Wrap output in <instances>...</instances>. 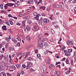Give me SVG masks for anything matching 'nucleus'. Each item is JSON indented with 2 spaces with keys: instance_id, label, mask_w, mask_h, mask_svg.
Listing matches in <instances>:
<instances>
[{
  "instance_id": "f257e3e1",
  "label": "nucleus",
  "mask_w": 76,
  "mask_h": 76,
  "mask_svg": "<svg viewBox=\"0 0 76 76\" xmlns=\"http://www.w3.org/2000/svg\"><path fill=\"white\" fill-rule=\"evenodd\" d=\"M32 66H33V63L32 62H28L26 67V69H29L31 67H32Z\"/></svg>"
},
{
  "instance_id": "f03ea898",
  "label": "nucleus",
  "mask_w": 76,
  "mask_h": 76,
  "mask_svg": "<svg viewBox=\"0 0 76 76\" xmlns=\"http://www.w3.org/2000/svg\"><path fill=\"white\" fill-rule=\"evenodd\" d=\"M33 15L34 16H36V17H34V19L37 20H39V16L38 15V14H37V12H35L33 14Z\"/></svg>"
},
{
  "instance_id": "7ed1b4c3",
  "label": "nucleus",
  "mask_w": 76,
  "mask_h": 76,
  "mask_svg": "<svg viewBox=\"0 0 76 76\" xmlns=\"http://www.w3.org/2000/svg\"><path fill=\"white\" fill-rule=\"evenodd\" d=\"M37 37L39 39H41L43 38L44 37V35L43 34H39L38 35Z\"/></svg>"
},
{
  "instance_id": "20e7f679",
  "label": "nucleus",
  "mask_w": 76,
  "mask_h": 76,
  "mask_svg": "<svg viewBox=\"0 0 76 76\" xmlns=\"http://www.w3.org/2000/svg\"><path fill=\"white\" fill-rule=\"evenodd\" d=\"M25 55V53H21V54H18V57H19V56H21L20 58V59H21V60H22V58H24L23 56Z\"/></svg>"
},
{
  "instance_id": "39448f33",
  "label": "nucleus",
  "mask_w": 76,
  "mask_h": 76,
  "mask_svg": "<svg viewBox=\"0 0 76 76\" xmlns=\"http://www.w3.org/2000/svg\"><path fill=\"white\" fill-rule=\"evenodd\" d=\"M45 61L46 63V65L48 66H49V64H50V59L48 58H46L45 59Z\"/></svg>"
},
{
  "instance_id": "423d86ee",
  "label": "nucleus",
  "mask_w": 76,
  "mask_h": 76,
  "mask_svg": "<svg viewBox=\"0 0 76 76\" xmlns=\"http://www.w3.org/2000/svg\"><path fill=\"white\" fill-rule=\"evenodd\" d=\"M44 45L43 44H42V43H41L39 44L38 45V47H39V48L40 47V48H41L42 49H44Z\"/></svg>"
},
{
  "instance_id": "0eeeda50",
  "label": "nucleus",
  "mask_w": 76,
  "mask_h": 76,
  "mask_svg": "<svg viewBox=\"0 0 76 76\" xmlns=\"http://www.w3.org/2000/svg\"><path fill=\"white\" fill-rule=\"evenodd\" d=\"M28 4H33L34 3V1L33 0H29L27 2Z\"/></svg>"
},
{
  "instance_id": "6e6552de",
  "label": "nucleus",
  "mask_w": 76,
  "mask_h": 76,
  "mask_svg": "<svg viewBox=\"0 0 76 76\" xmlns=\"http://www.w3.org/2000/svg\"><path fill=\"white\" fill-rule=\"evenodd\" d=\"M4 59L5 61H7L9 60V58L7 57L6 56L4 57Z\"/></svg>"
},
{
  "instance_id": "1a4fd4ad",
  "label": "nucleus",
  "mask_w": 76,
  "mask_h": 76,
  "mask_svg": "<svg viewBox=\"0 0 76 76\" xmlns=\"http://www.w3.org/2000/svg\"><path fill=\"white\" fill-rule=\"evenodd\" d=\"M67 44L68 45H69L70 44L71 45H73V42H72V41H68L67 42Z\"/></svg>"
},
{
  "instance_id": "9d476101",
  "label": "nucleus",
  "mask_w": 76,
  "mask_h": 76,
  "mask_svg": "<svg viewBox=\"0 0 76 76\" xmlns=\"http://www.w3.org/2000/svg\"><path fill=\"white\" fill-rule=\"evenodd\" d=\"M5 69V67L4 66H0V70H1V71L4 70Z\"/></svg>"
},
{
  "instance_id": "9b49d317",
  "label": "nucleus",
  "mask_w": 76,
  "mask_h": 76,
  "mask_svg": "<svg viewBox=\"0 0 76 76\" xmlns=\"http://www.w3.org/2000/svg\"><path fill=\"white\" fill-rule=\"evenodd\" d=\"M48 22H49V20L48 19L45 18L43 19V22L44 23H48Z\"/></svg>"
},
{
  "instance_id": "f8f14e48",
  "label": "nucleus",
  "mask_w": 76,
  "mask_h": 76,
  "mask_svg": "<svg viewBox=\"0 0 76 76\" xmlns=\"http://www.w3.org/2000/svg\"><path fill=\"white\" fill-rule=\"evenodd\" d=\"M46 66H45V65H43V71L44 72H45H45H46Z\"/></svg>"
},
{
  "instance_id": "ddd939ff",
  "label": "nucleus",
  "mask_w": 76,
  "mask_h": 76,
  "mask_svg": "<svg viewBox=\"0 0 76 76\" xmlns=\"http://www.w3.org/2000/svg\"><path fill=\"white\" fill-rule=\"evenodd\" d=\"M37 26H34L32 28V29L35 32L37 31Z\"/></svg>"
},
{
  "instance_id": "4468645a",
  "label": "nucleus",
  "mask_w": 76,
  "mask_h": 76,
  "mask_svg": "<svg viewBox=\"0 0 76 76\" xmlns=\"http://www.w3.org/2000/svg\"><path fill=\"white\" fill-rule=\"evenodd\" d=\"M22 24L23 26H25V23H26V21L25 20H23L22 21Z\"/></svg>"
},
{
  "instance_id": "2eb2a0df",
  "label": "nucleus",
  "mask_w": 76,
  "mask_h": 76,
  "mask_svg": "<svg viewBox=\"0 0 76 76\" xmlns=\"http://www.w3.org/2000/svg\"><path fill=\"white\" fill-rule=\"evenodd\" d=\"M44 45L45 47H49V45H48V44L47 43V42H45Z\"/></svg>"
},
{
  "instance_id": "dca6fc26",
  "label": "nucleus",
  "mask_w": 76,
  "mask_h": 76,
  "mask_svg": "<svg viewBox=\"0 0 76 76\" xmlns=\"http://www.w3.org/2000/svg\"><path fill=\"white\" fill-rule=\"evenodd\" d=\"M70 55H71V53H69L68 52H67V53H65V55L67 56H70Z\"/></svg>"
},
{
  "instance_id": "f3484780",
  "label": "nucleus",
  "mask_w": 76,
  "mask_h": 76,
  "mask_svg": "<svg viewBox=\"0 0 76 76\" xmlns=\"http://www.w3.org/2000/svg\"><path fill=\"white\" fill-rule=\"evenodd\" d=\"M59 8H60V9H61V10H63V11L64 10V9H63V7L61 4H59Z\"/></svg>"
},
{
  "instance_id": "a211bd4d",
  "label": "nucleus",
  "mask_w": 76,
  "mask_h": 76,
  "mask_svg": "<svg viewBox=\"0 0 76 76\" xmlns=\"http://www.w3.org/2000/svg\"><path fill=\"white\" fill-rule=\"evenodd\" d=\"M65 62L66 64H69L70 63H69V59H68V58H66Z\"/></svg>"
},
{
  "instance_id": "6ab92c4d",
  "label": "nucleus",
  "mask_w": 76,
  "mask_h": 76,
  "mask_svg": "<svg viewBox=\"0 0 76 76\" xmlns=\"http://www.w3.org/2000/svg\"><path fill=\"white\" fill-rule=\"evenodd\" d=\"M2 28L3 30L4 31H6L7 30V28H6V26H4L2 27Z\"/></svg>"
},
{
  "instance_id": "aec40b11",
  "label": "nucleus",
  "mask_w": 76,
  "mask_h": 76,
  "mask_svg": "<svg viewBox=\"0 0 76 76\" xmlns=\"http://www.w3.org/2000/svg\"><path fill=\"white\" fill-rule=\"evenodd\" d=\"M29 18H30V16H26L23 18V19H26V20H28V19H29Z\"/></svg>"
},
{
  "instance_id": "412c9836",
  "label": "nucleus",
  "mask_w": 76,
  "mask_h": 76,
  "mask_svg": "<svg viewBox=\"0 0 76 76\" xmlns=\"http://www.w3.org/2000/svg\"><path fill=\"white\" fill-rule=\"evenodd\" d=\"M37 58H39L40 60H41L42 58L41 57V55L39 54H37Z\"/></svg>"
},
{
  "instance_id": "4be33fe9",
  "label": "nucleus",
  "mask_w": 76,
  "mask_h": 76,
  "mask_svg": "<svg viewBox=\"0 0 76 76\" xmlns=\"http://www.w3.org/2000/svg\"><path fill=\"white\" fill-rule=\"evenodd\" d=\"M30 54V52H27L26 53V55L25 58H27L28 57V56Z\"/></svg>"
},
{
  "instance_id": "5701e85b",
  "label": "nucleus",
  "mask_w": 76,
  "mask_h": 76,
  "mask_svg": "<svg viewBox=\"0 0 76 76\" xmlns=\"http://www.w3.org/2000/svg\"><path fill=\"white\" fill-rule=\"evenodd\" d=\"M26 39L28 41H31V38L29 37V36H27L26 37Z\"/></svg>"
},
{
  "instance_id": "b1692460",
  "label": "nucleus",
  "mask_w": 76,
  "mask_h": 76,
  "mask_svg": "<svg viewBox=\"0 0 76 76\" xmlns=\"http://www.w3.org/2000/svg\"><path fill=\"white\" fill-rule=\"evenodd\" d=\"M16 66L17 69H19L20 67V65L19 64H17L16 65Z\"/></svg>"
},
{
  "instance_id": "393cba45",
  "label": "nucleus",
  "mask_w": 76,
  "mask_h": 76,
  "mask_svg": "<svg viewBox=\"0 0 76 76\" xmlns=\"http://www.w3.org/2000/svg\"><path fill=\"white\" fill-rule=\"evenodd\" d=\"M4 54L3 53L0 54V57L1 58H1V60L2 58H3V57H4Z\"/></svg>"
},
{
  "instance_id": "a878e982",
  "label": "nucleus",
  "mask_w": 76,
  "mask_h": 76,
  "mask_svg": "<svg viewBox=\"0 0 76 76\" xmlns=\"http://www.w3.org/2000/svg\"><path fill=\"white\" fill-rule=\"evenodd\" d=\"M27 59L29 61H32L33 59L31 57H29L27 58Z\"/></svg>"
},
{
  "instance_id": "bb28decb",
  "label": "nucleus",
  "mask_w": 76,
  "mask_h": 76,
  "mask_svg": "<svg viewBox=\"0 0 76 76\" xmlns=\"http://www.w3.org/2000/svg\"><path fill=\"white\" fill-rule=\"evenodd\" d=\"M39 8L40 9H43V10H45V6L40 7H39Z\"/></svg>"
},
{
  "instance_id": "cd10ccee",
  "label": "nucleus",
  "mask_w": 76,
  "mask_h": 76,
  "mask_svg": "<svg viewBox=\"0 0 76 76\" xmlns=\"http://www.w3.org/2000/svg\"><path fill=\"white\" fill-rule=\"evenodd\" d=\"M14 50H15V49L14 48H9V50L10 51H13Z\"/></svg>"
},
{
  "instance_id": "c85d7f7f",
  "label": "nucleus",
  "mask_w": 76,
  "mask_h": 76,
  "mask_svg": "<svg viewBox=\"0 0 76 76\" xmlns=\"http://www.w3.org/2000/svg\"><path fill=\"white\" fill-rule=\"evenodd\" d=\"M51 32L52 34H54V33H55V32H54V31L52 29H51Z\"/></svg>"
},
{
  "instance_id": "c756f323",
  "label": "nucleus",
  "mask_w": 76,
  "mask_h": 76,
  "mask_svg": "<svg viewBox=\"0 0 76 76\" xmlns=\"http://www.w3.org/2000/svg\"><path fill=\"white\" fill-rule=\"evenodd\" d=\"M4 23V21H3L2 20L0 19V24L2 25Z\"/></svg>"
},
{
  "instance_id": "7c9ffc66",
  "label": "nucleus",
  "mask_w": 76,
  "mask_h": 76,
  "mask_svg": "<svg viewBox=\"0 0 76 76\" xmlns=\"http://www.w3.org/2000/svg\"><path fill=\"white\" fill-rule=\"evenodd\" d=\"M72 49H70L68 50L67 52L69 53H71V52H72Z\"/></svg>"
},
{
  "instance_id": "2f4dec72",
  "label": "nucleus",
  "mask_w": 76,
  "mask_h": 76,
  "mask_svg": "<svg viewBox=\"0 0 76 76\" xmlns=\"http://www.w3.org/2000/svg\"><path fill=\"white\" fill-rule=\"evenodd\" d=\"M4 66H5L7 67V68H8V64H7V63H4Z\"/></svg>"
},
{
  "instance_id": "473e14b6",
  "label": "nucleus",
  "mask_w": 76,
  "mask_h": 76,
  "mask_svg": "<svg viewBox=\"0 0 76 76\" xmlns=\"http://www.w3.org/2000/svg\"><path fill=\"white\" fill-rule=\"evenodd\" d=\"M31 29V28L29 26H27L26 27V29L27 31H29Z\"/></svg>"
},
{
  "instance_id": "72a5a7b5",
  "label": "nucleus",
  "mask_w": 76,
  "mask_h": 76,
  "mask_svg": "<svg viewBox=\"0 0 76 76\" xmlns=\"http://www.w3.org/2000/svg\"><path fill=\"white\" fill-rule=\"evenodd\" d=\"M8 23H10V24L12 25H13V22H12V21L11 20H9L8 21Z\"/></svg>"
},
{
  "instance_id": "f704fd0d",
  "label": "nucleus",
  "mask_w": 76,
  "mask_h": 76,
  "mask_svg": "<svg viewBox=\"0 0 76 76\" xmlns=\"http://www.w3.org/2000/svg\"><path fill=\"white\" fill-rule=\"evenodd\" d=\"M53 16V15H50V16L49 17V18L51 20H53V18H52V17Z\"/></svg>"
},
{
  "instance_id": "c9c22d12",
  "label": "nucleus",
  "mask_w": 76,
  "mask_h": 76,
  "mask_svg": "<svg viewBox=\"0 0 76 76\" xmlns=\"http://www.w3.org/2000/svg\"><path fill=\"white\" fill-rule=\"evenodd\" d=\"M9 61L10 63L11 64H12L13 62V59H10L9 60Z\"/></svg>"
},
{
  "instance_id": "e433bc0d",
  "label": "nucleus",
  "mask_w": 76,
  "mask_h": 76,
  "mask_svg": "<svg viewBox=\"0 0 76 76\" xmlns=\"http://www.w3.org/2000/svg\"><path fill=\"white\" fill-rule=\"evenodd\" d=\"M71 72V71H70V70H69L67 71H66L65 73L66 74V75H67V74H69V73H70Z\"/></svg>"
},
{
  "instance_id": "4c0bfd02",
  "label": "nucleus",
  "mask_w": 76,
  "mask_h": 76,
  "mask_svg": "<svg viewBox=\"0 0 76 76\" xmlns=\"http://www.w3.org/2000/svg\"><path fill=\"white\" fill-rule=\"evenodd\" d=\"M43 22V21H39L38 23L39 25H41V24Z\"/></svg>"
},
{
  "instance_id": "58836bf2",
  "label": "nucleus",
  "mask_w": 76,
  "mask_h": 76,
  "mask_svg": "<svg viewBox=\"0 0 76 76\" xmlns=\"http://www.w3.org/2000/svg\"><path fill=\"white\" fill-rule=\"evenodd\" d=\"M5 39L7 40V41H8V42H9V41H10V40L9 39V37H6L5 38Z\"/></svg>"
},
{
  "instance_id": "ea45409f",
  "label": "nucleus",
  "mask_w": 76,
  "mask_h": 76,
  "mask_svg": "<svg viewBox=\"0 0 76 76\" xmlns=\"http://www.w3.org/2000/svg\"><path fill=\"white\" fill-rule=\"evenodd\" d=\"M56 73H57V75L58 76H59V73H60L58 71V72H57V71H55V74H56Z\"/></svg>"
},
{
  "instance_id": "a19ab883",
  "label": "nucleus",
  "mask_w": 76,
  "mask_h": 76,
  "mask_svg": "<svg viewBox=\"0 0 76 76\" xmlns=\"http://www.w3.org/2000/svg\"><path fill=\"white\" fill-rule=\"evenodd\" d=\"M21 40V39L19 37H18V41H19V42H20V41Z\"/></svg>"
},
{
  "instance_id": "79ce46f5",
  "label": "nucleus",
  "mask_w": 76,
  "mask_h": 76,
  "mask_svg": "<svg viewBox=\"0 0 76 76\" xmlns=\"http://www.w3.org/2000/svg\"><path fill=\"white\" fill-rule=\"evenodd\" d=\"M73 60L71 59V65H73Z\"/></svg>"
},
{
  "instance_id": "37998d69",
  "label": "nucleus",
  "mask_w": 76,
  "mask_h": 76,
  "mask_svg": "<svg viewBox=\"0 0 76 76\" xmlns=\"http://www.w3.org/2000/svg\"><path fill=\"white\" fill-rule=\"evenodd\" d=\"M22 67H23V68H24V69H25V68H26V65H25V64H23L22 65Z\"/></svg>"
},
{
  "instance_id": "c03bdc74",
  "label": "nucleus",
  "mask_w": 76,
  "mask_h": 76,
  "mask_svg": "<svg viewBox=\"0 0 76 76\" xmlns=\"http://www.w3.org/2000/svg\"><path fill=\"white\" fill-rule=\"evenodd\" d=\"M4 62L2 61L0 63V64H1V65H3V66H4Z\"/></svg>"
},
{
  "instance_id": "a18cd8bd",
  "label": "nucleus",
  "mask_w": 76,
  "mask_h": 76,
  "mask_svg": "<svg viewBox=\"0 0 76 76\" xmlns=\"http://www.w3.org/2000/svg\"><path fill=\"white\" fill-rule=\"evenodd\" d=\"M74 57H76V52H75L74 53Z\"/></svg>"
},
{
  "instance_id": "49530a36",
  "label": "nucleus",
  "mask_w": 76,
  "mask_h": 76,
  "mask_svg": "<svg viewBox=\"0 0 76 76\" xmlns=\"http://www.w3.org/2000/svg\"><path fill=\"white\" fill-rule=\"evenodd\" d=\"M43 41H47V38H45L43 39Z\"/></svg>"
},
{
  "instance_id": "de8ad7c7",
  "label": "nucleus",
  "mask_w": 76,
  "mask_h": 76,
  "mask_svg": "<svg viewBox=\"0 0 76 76\" xmlns=\"http://www.w3.org/2000/svg\"><path fill=\"white\" fill-rule=\"evenodd\" d=\"M12 40L13 42H14V41L15 40V38L12 37Z\"/></svg>"
},
{
  "instance_id": "09e8293b",
  "label": "nucleus",
  "mask_w": 76,
  "mask_h": 76,
  "mask_svg": "<svg viewBox=\"0 0 76 76\" xmlns=\"http://www.w3.org/2000/svg\"><path fill=\"white\" fill-rule=\"evenodd\" d=\"M63 26L64 28H66V23H63Z\"/></svg>"
},
{
  "instance_id": "8fccbe9b",
  "label": "nucleus",
  "mask_w": 76,
  "mask_h": 76,
  "mask_svg": "<svg viewBox=\"0 0 76 76\" xmlns=\"http://www.w3.org/2000/svg\"><path fill=\"white\" fill-rule=\"evenodd\" d=\"M8 16L10 18H13V16H12V15H11V14H9L8 15Z\"/></svg>"
},
{
  "instance_id": "3c124183",
  "label": "nucleus",
  "mask_w": 76,
  "mask_h": 76,
  "mask_svg": "<svg viewBox=\"0 0 76 76\" xmlns=\"http://www.w3.org/2000/svg\"><path fill=\"white\" fill-rule=\"evenodd\" d=\"M39 21H43V18H42V17H41Z\"/></svg>"
},
{
  "instance_id": "603ef678",
  "label": "nucleus",
  "mask_w": 76,
  "mask_h": 76,
  "mask_svg": "<svg viewBox=\"0 0 76 76\" xmlns=\"http://www.w3.org/2000/svg\"><path fill=\"white\" fill-rule=\"evenodd\" d=\"M14 5V4L12 3H10V6H13Z\"/></svg>"
},
{
  "instance_id": "864d4df0",
  "label": "nucleus",
  "mask_w": 76,
  "mask_h": 76,
  "mask_svg": "<svg viewBox=\"0 0 76 76\" xmlns=\"http://www.w3.org/2000/svg\"><path fill=\"white\" fill-rule=\"evenodd\" d=\"M7 75L8 76H11L12 75H11V74H10L9 73L7 72Z\"/></svg>"
},
{
  "instance_id": "5fc2aeb1",
  "label": "nucleus",
  "mask_w": 76,
  "mask_h": 76,
  "mask_svg": "<svg viewBox=\"0 0 76 76\" xmlns=\"http://www.w3.org/2000/svg\"><path fill=\"white\" fill-rule=\"evenodd\" d=\"M35 53H38V49H36L35 50Z\"/></svg>"
},
{
  "instance_id": "6e6d98bb",
  "label": "nucleus",
  "mask_w": 76,
  "mask_h": 76,
  "mask_svg": "<svg viewBox=\"0 0 76 76\" xmlns=\"http://www.w3.org/2000/svg\"><path fill=\"white\" fill-rule=\"evenodd\" d=\"M74 13L75 14V13H76V7H74Z\"/></svg>"
},
{
  "instance_id": "4d7b16f0",
  "label": "nucleus",
  "mask_w": 76,
  "mask_h": 76,
  "mask_svg": "<svg viewBox=\"0 0 76 76\" xmlns=\"http://www.w3.org/2000/svg\"><path fill=\"white\" fill-rule=\"evenodd\" d=\"M5 23L7 25H9V26H10V23H9L8 21L7 22H5Z\"/></svg>"
},
{
  "instance_id": "13d9d810",
  "label": "nucleus",
  "mask_w": 76,
  "mask_h": 76,
  "mask_svg": "<svg viewBox=\"0 0 76 76\" xmlns=\"http://www.w3.org/2000/svg\"><path fill=\"white\" fill-rule=\"evenodd\" d=\"M5 5H6V6H7L9 7L10 6V3H8L6 4Z\"/></svg>"
},
{
  "instance_id": "bf43d9fd",
  "label": "nucleus",
  "mask_w": 76,
  "mask_h": 76,
  "mask_svg": "<svg viewBox=\"0 0 76 76\" xmlns=\"http://www.w3.org/2000/svg\"><path fill=\"white\" fill-rule=\"evenodd\" d=\"M57 5V4H53V6L54 7H56V5Z\"/></svg>"
},
{
  "instance_id": "052dcab7",
  "label": "nucleus",
  "mask_w": 76,
  "mask_h": 76,
  "mask_svg": "<svg viewBox=\"0 0 76 76\" xmlns=\"http://www.w3.org/2000/svg\"><path fill=\"white\" fill-rule=\"evenodd\" d=\"M60 63H61V62H56V65H58V64H60Z\"/></svg>"
},
{
  "instance_id": "680f3d73",
  "label": "nucleus",
  "mask_w": 76,
  "mask_h": 76,
  "mask_svg": "<svg viewBox=\"0 0 76 76\" xmlns=\"http://www.w3.org/2000/svg\"><path fill=\"white\" fill-rule=\"evenodd\" d=\"M17 45L18 47H20V43H19V42L17 43Z\"/></svg>"
},
{
  "instance_id": "e2e57ef3",
  "label": "nucleus",
  "mask_w": 76,
  "mask_h": 76,
  "mask_svg": "<svg viewBox=\"0 0 76 76\" xmlns=\"http://www.w3.org/2000/svg\"><path fill=\"white\" fill-rule=\"evenodd\" d=\"M1 9H2L3 8V5H0Z\"/></svg>"
},
{
  "instance_id": "0e129e2a",
  "label": "nucleus",
  "mask_w": 76,
  "mask_h": 76,
  "mask_svg": "<svg viewBox=\"0 0 76 76\" xmlns=\"http://www.w3.org/2000/svg\"><path fill=\"white\" fill-rule=\"evenodd\" d=\"M21 74H22V75H24L25 74V72H24L22 71L21 72Z\"/></svg>"
},
{
  "instance_id": "69168bd1",
  "label": "nucleus",
  "mask_w": 76,
  "mask_h": 76,
  "mask_svg": "<svg viewBox=\"0 0 76 76\" xmlns=\"http://www.w3.org/2000/svg\"><path fill=\"white\" fill-rule=\"evenodd\" d=\"M14 65H10L9 66V67H10V68H11V69H13V67Z\"/></svg>"
},
{
  "instance_id": "338daca9",
  "label": "nucleus",
  "mask_w": 76,
  "mask_h": 76,
  "mask_svg": "<svg viewBox=\"0 0 76 76\" xmlns=\"http://www.w3.org/2000/svg\"><path fill=\"white\" fill-rule=\"evenodd\" d=\"M65 7L67 9H69V7L67 5H65Z\"/></svg>"
},
{
  "instance_id": "774afa93",
  "label": "nucleus",
  "mask_w": 76,
  "mask_h": 76,
  "mask_svg": "<svg viewBox=\"0 0 76 76\" xmlns=\"http://www.w3.org/2000/svg\"><path fill=\"white\" fill-rule=\"evenodd\" d=\"M65 1H66V0H63L62 1V4H64V3H65Z\"/></svg>"
}]
</instances>
